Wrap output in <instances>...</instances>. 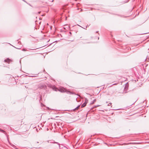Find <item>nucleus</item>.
Listing matches in <instances>:
<instances>
[{"label": "nucleus", "instance_id": "f257e3e1", "mask_svg": "<svg viewBox=\"0 0 149 149\" xmlns=\"http://www.w3.org/2000/svg\"><path fill=\"white\" fill-rule=\"evenodd\" d=\"M58 90L61 92H64L66 91V89L62 87L59 88L58 89Z\"/></svg>", "mask_w": 149, "mask_h": 149}, {"label": "nucleus", "instance_id": "f03ea898", "mask_svg": "<svg viewBox=\"0 0 149 149\" xmlns=\"http://www.w3.org/2000/svg\"><path fill=\"white\" fill-rule=\"evenodd\" d=\"M47 142L48 143H56L58 145H60L59 143H58L55 142L54 140H50V141H47Z\"/></svg>", "mask_w": 149, "mask_h": 149}, {"label": "nucleus", "instance_id": "7ed1b4c3", "mask_svg": "<svg viewBox=\"0 0 149 149\" xmlns=\"http://www.w3.org/2000/svg\"><path fill=\"white\" fill-rule=\"evenodd\" d=\"M87 100L86 99H85V102L82 105H81V107H83L86 106V104L87 103Z\"/></svg>", "mask_w": 149, "mask_h": 149}, {"label": "nucleus", "instance_id": "20e7f679", "mask_svg": "<svg viewBox=\"0 0 149 149\" xmlns=\"http://www.w3.org/2000/svg\"><path fill=\"white\" fill-rule=\"evenodd\" d=\"M4 61L5 62H6L9 63L11 61L10 59H9L8 58L7 59H6L5 60H4Z\"/></svg>", "mask_w": 149, "mask_h": 149}, {"label": "nucleus", "instance_id": "39448f33", "mask_svg": "<svg viewBox=\"0 0 149 149\" xmlns=\"http://www.w3.org/2000/svg\"><path fill=\"white\" fill-rule=\"evenodd\" d=\"M46 88V86L45 85H42L41 87V88Z\"/></svg>", "mask_w": 149, "mask_h": 149}, {"label": "nucleus", "instance_id": "423d86ee", "mask_svg": "<svg viewBox=\"0 0 149 149\" xmlns=\"http://www.w3.org/2000/svg\"><path fill=\"white\" fill-rule=\"evenodd\" d=\"M135 144V143H128L127 144H126L127 145H128V144Z\"/></svg>", "mask_w": 149, "mask_h": 149}, {"label": "nucleus", "instance_id": "0eeeda50", "mask_svg": "<svg viewBox=\"0 0 149 149\" xmlns=\"http://www.w3.org/2000/svg\"><path fill=\"white\" fill-rule=\"evenodd\" d=\"M80 107V106L79 105L75 109V110H76V109H77L79 108V107Z\"/></svg>", "mask_w": 149, "mask_h": 149}, {"label": "nucleus", "instance_id": "6e6552de", "mask_svg": "<svg viewBox=\"0 0 149 149\" xmlns=\"http://www.w3.org/2000/svg\"><path fill=\"white\" fill-rule=\"evenodd\" d=\"M111 103H109L108 104V106H110L111 105Z\"/></svg>", "mask_w": 149, "mask_h": 149}, {"label": "nucleus", "instance_id": "1a4fd4ad", "mask_svg": "<svg viewBox=\"0 0 149 149\" xmlns=\"http://www.w3.org/2000/svg\"><path fill=\"white\" fill-rule=\"evenodd\" d=\"M96 100L95 99L93 101V102L92 103V104H93L96 101Z\"/></svg>", "mask_w": 149, "mask_h": 149}, {"label": "nucleus", "instance_id": "9d476101", "mask_svg": "<svg viewBox=\"0 0 149 149\" xmlns=\"http://www.w3.org/2000/svg\"><path fill=\"white\" fill-rule=\"evenodd\" d=\"M116 84H112V86L113 85H116Z\"/></svg>", "mask_w": 149, "mask_h": 149}, {"label": "nucleus", "instance_id": "9b49d317", "mask_svg": "<svg viewBox=\"0 0 149 149\" xmlns=\"http://www.w3.org/2000/svg\"><path fill=\"white\" fill-rule=\"evenodd\" d=\"M23 51H25V49H23Z\"/></svg>", "mask_w": 149, "mask_h": 149}, {"label": "nucleus", "instance_id": "f8f14e48", "mask_svg": "<svg viewBox=\"0 0 149 149\" xmlns=\"http://www.w3.org/2000/svg\"><path fill=\"white\" fill-rule=\"evenodd\" d=\"M40 13V12H38V13H39H39Z\"/></svg>", "mask_w": 149, "mask_h": 149}, {"label": "nucleus", "instance_id": "ddd939ff", "mask_svg": "<svg viewBox=\"0 0 149 149\" xmlns=\"http://www.w3.org/2000/svg\"><path fill=\"white\" fill-rule=\"evenodd\" d=\"M1 131H3V132H4V131H3V130H1Z\"/></svg>", "mask_w": 149, "mask_h": 149}, {"label": "nucleus", "instance_id": "4468645a", "mask_svg": "<svg viewBox=\"0 0 149 149\" xmlns=\"http://www.w3.org/2000/svg\"><path fill=\"white\" fill-rule=\"evenodd\" d=\"M70 34H71V32H70Z\"/></svg>", "mask_w": 149, "mask_h": 149}]
</instances>
